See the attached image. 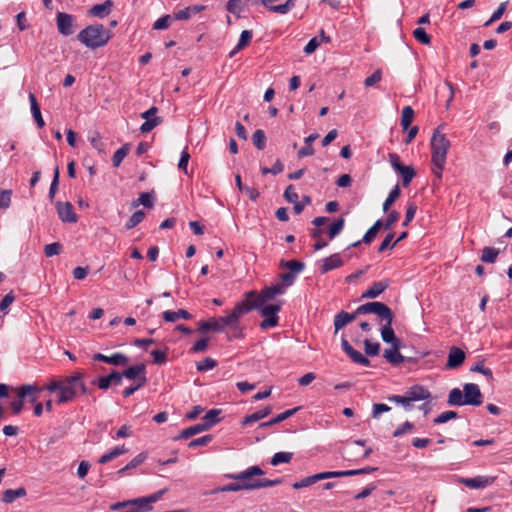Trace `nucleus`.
Wrapping results in <instances>:
<instances>
[{
    "instance_id": "052dcab7",
    "label": "nucleus",
    "mask_w": 512,
    "mask_h": 512,
    "mask_svg": "<svg viewBox=\"0 0 512 512\" xmlns=\"http://www.w3.org/2000/svg\"><path fill=\"white\" fill-rule=\"evenodd\" d=\"M377 233L378 232L375 230V228L370 227L367 230V232L364 234L362 240H359V241H356V242L352 243L351 247H357L358 245H360L361 242H363L365 244L372 243V241L375 239Z\"/></svg>"
},
{
    "instance_id": "a19ab883",
    "label": "nucleus",
    "mask_w": 512,
    "mask_h": 512,
    "mask_svg": "<svg viewBox=\"0 0 512 512\" xmlns=\"http://www.w3.org/2000/svg\"><path fill=\"white\" fill-rule=\"evenodd\" d=\"M344 225L345 220L343 217L338 218L332 224H330L327 230L329 238L334 239L343 230Z\"/></svg>"
},
{
    "instance_id": "603ef678",
    "label": "nucleus",
    "mask_w": 512,
    "mask_h": 512,
    "mask_svg": "<svg viewBox=\"0 0 512 512\" xmlns=\"http://www.w3.org/2000/svg\"><path fill=\"white\" fill-rule=\"evenodd\" d=\"M162 123V118L160 117H153L152 119L146 120L141 126L140 131L141 133H149L152 131L155 127L160 125Z\"/></svg>"
},
{
    "instance_id": "c756f323",
    "label": "nucleus",
    "mask_w": 512,
    "mask_h": 512,
    "mask_svg": "<svg viewBox=\"0 0 512 512\" xmlns=\"http://www.w3.org/2000/svg\"><path fill=\"white\" fill-rule=\"evenodd\" d=\"M318 138L317 133L310 134L305 138V145L299 149L297 155L299 158H304L307 156H311L314 154V148L312 147V143Z\"/></svg>"
},
{
    "instance_id": "c85d7f7f",
    "label": "nucleus",
    "mask_w": 512,
    "mask_h": 512,
    "mask_svg": "<svg viewBox=\"0 0 512 512\" xmlns=\"http://www.w3.org/2000/svg\"><path fill=\"white\" fill-rule=\"evenodd\" d=\"M272 412V408L270 406H267L261 410H258L250 415H247L242 420V425L247 426L251 423H254L256 421H259L266 416H268Z\"/></svg>"
},
{
    "instance_id": "4c0bfd02",
    "label": "nucleus",
    "mask_w": 512,
    "mask_h": 512,
    "mask_svg": "<svg viewBox=\"0 0 512 512\" xmlns=\"http://www.w3.org/2000/svg\"><path fill=\"white\" fill-rule=\"evenodd\" d=\"M323 230L321 228H313L310 230V236L316 240L313 245L315 251L325 248L328 243L322 238Z\"/></svg>"
},
{
    "instance_id": "1a4fd4ad",
    "label": "nucleus",
    "mask_w": 512,
    "mask_h": 512,
    "mask_svg": "<svg viewBox=\"0 0 512 512\" xmlns=\"http://www.w3.org/2000/svg\"><path fill=\"white\" fill-rule=\"evenodd\" d=\"M260 310V314L265 319L260 323V328L265 330L271 327H275L278 325L279 317L278 313L281 310V306L278 304H269L263 305L258 308Z\"/></svg>"
},
{
    "instance_id": "8fccbe9b",
    "label": "nucleus",
    "mask_w": 512,
    "mask_h": 512,
    "mask_svg": "<svg viewBox=\"0 0 512 512\" xmlns=\"http://www.w3.org/2000/svg\"><path fill=\"white\" fill-rule=\"evenodd\" d=\"M347 355L356 364H360L363 366L370 365L369 359L363 356L359 351L355 350L354 348L349 353H347Z\"/></svg>"
},
{
    "instance_id": "58836bf2",
    "label": "nucleus",
    "mask_w": 512,
    "mask_h": 512,
    "mask_svg": "<svg viewBox=\"0 0 512 512\" xmlns=\"http://www.w3.org/2000/svg\"><path fill=\"white\" fill-rule=\"evenodd\" d=\"M413 118H414V110L412 109L411 106H405L402 110V115H401V127L403 128V130H407L412 121H413Z\"/></svg>"
},
{
    "instance_id": "0eeeda50",
    "label": "nucleus",
    "mask_w": 512,
    "mask_h": 512,
    "mask_svg": "<svg viewBox=\"0 0 512 512\" xmlns=\"http://www.w3.org/2000/svg\"><path fill=\"white\" fill-rule=\"evenodd\" d=\"M373 313L378 316L380 322H393L394 315L389 306L382 302H368L360 305L356 309V314L365 315Z\"/></svg>"
},
{
    "instance_id": "473e14b6",
    "label": "nucleus",
    "mask_w": 512,
    "mask_h": 512,
    "mask_svg": "<svg viewBox=\"0 0 512 512\" xmlns=\"http://www.w3.org/2000/svg\"><path fill=\"white\" fill-rule=\"evenodd\" d=\"M204 431H206L205 427H203L201 423H198V424H195L193 426L183 429L180 432V434L174 438V440L189 439L190 437H192L198 433L204 432Z\"/></svg>"
},
{
    "instance_id": "a878e982",
    "label": "nucleus",
    "mask_w": 512,
    "mask_h": 512,
    "mask_svg": "<svg viewBox=\"0 0 512 512\" xmlns=\"http://www.w3.org/2000/svg\"><path fill=\"white\" fill-rule=\"evenodd\" d=\"M253 38L252 30L242 31L239 41L235 48L229 53V57H233L236 53L248 46Z\"/></svg>"
},
{
    "instance_id": "72a5a7b5",
    "label": "nucleus",
    "mask_w": 512,
    "mask_h": 512,
    "mask_svg": "<svg viewBox=\"0 0 512 512\" xmlns=\"http://www.w3.org/2000/svg\"><path fill=\"white\" fill-rule=\"evenodd\" d=\"M127 451H128V449L125 448V446H116L109 452L102 455L98 462L100 464H106V463L112 461L113 459H115L116 457L126 453Z\"/></svg>"
},
{
    "instance_id": "0e129e2a",
    "label": "nucleus",
    "mask_w": 512,
    "mask_h": 512,
    "mask_svg": "<svg viewBox=\"0 0 512 512\" xmlns=\"http://www.w3.org/2000/svg\"><path fill=\"white\" fill-rule=\"evenodd\" d=\"M316 482H318V480H317L316 474H314V475H311V476H307V477L303 478L302 480H300L298 482H295L292 485V487L294 489H301V488H304V487L311 486V485L315 484Z\"/></svg>"
},
{
    "instance_id": "c9c22d12",
    "label": "nucleus",
    "mask_w": 512,
    "mask_h": 512,
    "mask_svg": "<svg viewBox=\"0 0 512 512\" xmlns=\"http://www.w3.org/2000/svg\"><path fill=\"white\" fill-rule=\"evenodd\" d=\"M500 250L494 247H484L482 249L480 260L484 263H495Z\"/></svg>"
},
{
    "instance_id": "f704fd0d",
    "label": "nucleus",
    "mask_w": 512,
    "mask_h": 512,
    "mask_svg": "<svg viewBox=\"0 0 512 512\" xmlns=\"http://www.w3.org/2000/svg\"><path fill=\"white\" fill-rule=\"evenodd\" d=\"M447 403L450 406H464V395L463 390L459 388H453L448 395Z\"/></svg>"
},
{
    "instance_id": "680f3d73",
    "label": "nucleus",
    "mask_w": 512,
    "mask_h": 512,
    "mask_svg": "<svg viewBox=\"0 0 512 512\" xmlns=\"http://www.w3.org/2000/svg\"><path fill=\"white\" fill-rule=\"evenodd\" d=\"M90 143L94 149L98 152L104 151V143L102 142L101 134L98 131H94L90 137Z\"/></svg>"
},
{
    "instance_id": "4468645a",
    "label": "nucleus",
    "mask_w": 512,
    "mask_h": 512,
    "mask_svg": "<svg viewBox=\"0 0 512 512\" xmlns=\"http://www.w3.org/2000/svg\"><path fill=\"white\" fill-rule=\"evenodd\" d=\"M93 360L114 366H126L129 362V358L122 353H114L110 356H106L102 353H96L93 355Z\"/></svg>"
},
{
    "instance_id": "37998d69",
    "label": "nucleus",
    "mask_w": 512,
    "mask_h": 512,
    "mask_svg": "<svg viewBox=\"0 0 512 512\" xmlns=\"http://www.w3.org/2000/svg\"><path fill=\"white\" fill-rule=\"evenodd\" d=\"M130 505L135 506L140 512H148L152 510V506L149 504L147 497L130 499Z\"/></svg>"
},
{
    "instance_id": "6ab92c4d",
    "label": "nucleus",
    "mask_w": 512,
    "mask_h": 512,
    "mask_svg": "<svg viewBox=\"0 0 512 512\" xmlns=\"http://www.w3.org/2000/svg\"><path fill=\"white\" fill-rule=\"evenodd\" d=\"M390 285L388 279L374 282L369 289H367L361 296V298L374 299L383 293Z\"/></svg>"
},
{
    "instance_id": "b1692460",
    "label": "nucleus",
    "mask_w": 512,
    "mask_h": 512,
    "mask_svg": "<svg viewBox=\"0 0 512 512\" xmlns=\"http://www.w3.org/2000/svg\"><path fill=\"white\" fill-rule=\"evenodd\" d=\"M401 344L394 343L391 349L384 351V357L392 365H398L404 361L403 355L399 352Z\"/></svg>"
},
{
    "instance_id": "4d7b16f0",
    "label": "nucleus",
    "mask_w": 512,
    "mask_h": 512,
    "mask_svg": "<svg viewBox=\"0 0 512 512\" xmlns=\"http://www.w3.org/2000/svg\"><path fill=\"white\" fill-rule=\"evenodd\" d=\"M364 350L367 356H376L380 352V344L366 339L364 341Z\"/></svg>"
},
{
    "instance_id": "5fc2aeb1",
    "label": "nucleus",
    "mask_w": 512,
    "mask_h": 512,
    "mask_svg": "<svg viewBox=\"0 0 512 512\" xmlns=\"http://www.w3.org/2000/svg\"><path fill=\"white\" fill-rule=\"evenodd\" d=\"M414 38L424 45L431 44V37L426 33L424 28L418 27L413 31Z\"/></svg>"
},
{
    "instance_id": "bf43d9fd",
    "label": "nucleus",
    "mask_w": 512,
    "mask_h": 512,
    "mask_svg": "<svg viewBox=\"0 0 512 512\" xmlns=\"http://www.w3.org/2000/svg\"><path fill=\"white\" fill-rule=\"evenodd\" d=\"M389 401L395 402L397 404H401L405 410H411L412 406L410 400L405 393V395H392L388 398Z\"/></svg>"
},
{
    "instance_id": "338daca9",
    "label": "nucleus",
    "mask_w": 512,
    "mask_h": 512,
    "mask_svg": "<svg viewBox=\"0 0 512 512\" xmlns=\"http://www.w3.org/2000/svg\"><path fill=\"white\" fill-rule=\"evenodd\" d=\"M400 213L396 210H392L389 212L385 222H384V229L385 230H391L393 225L399 220Z\"/></svg>"
},
{
    "instance_id": "9d476101",
    "label": "nucleus",
    "mask_w": 512,
    "mask_h": 512,
    "mask_svg": "<svg viewBox=\"0 0 512 512\" xmlns=\"http://www.w3.org/2000/svg\"><path fill=\"white\" fill-rule=\"evenodd\" d=\"M465 405L480 406L483 403V395L477 384L466 383L463 386Z\"/></svg>"
},
{
    "instance_id": "3c124183",
    "label": "nucleus",
    "mask_w": 512,
    "mask_h": 512,
    "mask_svg": "<svg viewBox=\"0 0 512 512\" xmlns=\"http://www.w3.org/2000/svg\"><path fill=\"white\" fill-rule=\"evenodd\" d=\"M253 144L259 150H263L265 148L266 136L263 130L258 129L252 135Z\"/></svg>"
},
{
    "instance_id": "cd10ccee",
    "label": "nucleus",
    "mask_w": 512,
    "mask_h": 512,
    "mask_svg": "<svg viewBox=\"0 0 512 512\" xmlns=\"http://www.w3.org/2000/svg\"><path fill=\"white\" fill-rule=\"evenodd\" d=\"M162 317L167 322H175L179 318L189 320L192 318V315L185 309H179L177 311H171V310L164 311L162 313Z\"/></svg>"
},
{
    "instance_id": "4be33fe9",
    "label": "nucleus",
    "mask_w": 512,
    "mask_h": 512,
    "mask_svg": "<svg viewBox=\"0 0 512 512\" xmlns=\"http://www.w3.org/2000/svg\"><path fill=\"white\" fill-rule=\"evenodd\" d=\"M112 7L113 1L106 0L101 4H96L92 6L89 10V14L93 17L104 18L105 16L110 14Z\"/></svg>"
},
{
    "instance_id": "13d9d810",
    "label": "nucleus",
    "mask_w": 512,
    "mask_h": 512,
    "mask_svg": "<svg viewBox=\"0 0 512 512\" xmlns=\"http://www.w3.org/2000/svg\"><path fill=\"white\" fill-rule=\"evenodd\" d=\"M217 366V362L211 357H206L204 360L196 363V368L200 372L208 371Z\"/></svg>"
},
{
    "instance_id": "39448f33",
    "label": "nucleus",
    "mask_w": 512,
    "mask_h": 512,
    "mask_svg": "<svg viewBox=\"0 0 512 512\" xmlns=\"http://www.w3.org/2000/svg\"><path fill=\"white\" fill-rule=\"evenodd\" d=\"M264 474V471L259 466H250L246 470L229 475V478L234 480H239L242 482V485L249 486L244 487V490H256L266 487H272L283 483V478H277L274 480L259 478L256 479L255 476H261Z\"/></svg>"
},
{
    "instance_id": "69168bd1",
    "label": "nucleus",
    "mask_w": 512,
    "mask_h": 512,
    "mask_svg": "<svg viewBox=\"0 0 512 512\" xmlns=\"http://www.w3.org/2000/svg\"><path fill=\"white\" fill-rule=\"evenodd\" d=\"M171 24V16L170 15H164L157 19L153 24V29L155 30H165L170 27Z\"/></svg>"
},
{
    "instance_id": "2eb2a0df",
    "label": "nucleus",
    "mask_w": 512,
    "mask_h": 512,
    "mask_svg": "<svg viewBox=\"0 0 512 512\" xmlns=\"http://www.w3.org/2000/svg\"><path fill=\"white\" fill-rule=\"evenodd\" d=\"M466 358L465 352L456 346H452L448 352V359L446 363V369L459 368Z\"/></svg>"
},
{
    "instance_id": "2f4dec72",
    "label": "nucleus",
    "mask_w": 512,
    "mask_h": 512,
    "mask_svg": "<svg viewBox=\"0 0 512 512\" xmlns=\"http://www.w3.org/2000/svg\"><path fill=\"white\" fill-rule=\"evenodd\" d=\"M298 410H299V407L288 409V410L278 414L276 417L270 419L269 421L262 423L260 425V427H268V426L278 424V423L290 418L291 416H293Z\"/></svg>"
},
{
    "instance_id": "ea45409f",
    "label": "nucleus",
    "mask_w": 512,
    "mask_h": 512,
    "mask_svg": "<svg viewBox=\"0 0 512 512\" xmlns=\"http://www.w3.org/2000/svg\"><path fill=\"white\" fill-rule=\"evenodd\" d=\"M147 458V455L145 453H140L137 456H135L125 467L118 470L119 475H123L126 471L134 469L141 465Z\"/></svg>"
},
{
    "instance_id": "a211bd4d",
    "label": "nucleus",
    "mask_w": 512,
    "mask_h": 512,
    "mask_svg": "<svg viewBox=\"0 0 512 512\" xmlns=\"http://www.w3.org/2000/svg\"><path fill=\"white\" fill-rule=\"evenodd\" d=\"M410 403L422 400H431V392L422 385H413L406 391Z\"/></svg>"
},
{
    "instance_id": "49530a36",
    "label": "nucleus",
    "mask_w": 512,
    "mask_h": 512,
    "mask_svg": "<svg viewBox=\"0 0 512 512\" xmlns=\"http://www.w3.org/2000/svg\"><path fill=\"white\" fill-rule=\"evenodd\" d=\"M145 218V213L142 210H137L132 214L129 220L126 222V229L130 230L136 227L139 223H141Z\"/></svg>"
},
{
    "instance_id": "f3484780",
    "label": "nucleus",
    "mask_w": 512,
    "mask_h": 512,
    "mask_svg": "<svg viewBox=\"0 0 512 512\" xmlns=\"http://www.w3.org/2000/svg\"><path fill=\"white\" fill-rule=\"evenodd\" d=\"M146 367L144 364H137L128 367L127 369L122 371V375H124V378L134 380V384L139 383L140 379L143 378L145 381V384L147 383L146 378Z\"/></svg>"
},
{
    "instance_id": "423d86ee",
    "label": "nucleus",
    "mask_w": 512,
    "mask_h": 512,
    "mask_svg": "<svg viewBox=\"0 0 512 512\" xmlns=\"http://www.w3.org/2000/svg\"><path fill=\"white\" fill-rule=\"evenodd\" d=\"M110 38L111 32L102 24L89 25L77 35V39L90 49L103 47Z\"/></svg>"
},
{
    "instance_id": "de8ad7c7",
    "label": "nucleus",
    "mask_w": 512,
    "mask_h": 512,
    "mask_svg": "<svg viewBox=\"0 0 512 512\" xmlns=\"http://www.w3.org/2000/svg\"><path fill=\"white\" fill-rule=\"evenodd\" d=\"M281 266L288 268L293 274L303 271L305 264L297 260L281 261Z\"/></svg>"
},
{
    "instance_id": "393cba45",
    "label": "nucleus",
    "mask_w": 512,
    "mask_h": 512,
    "mask_svg": "<svg viewBox=\"0 0 512 512\" xmlns=\"http://www.w3.org/2000/svg\"><path fill=\"white\" fill-rule=\"evenodd\" d=\"M385 324L381 329V337L385 343H390L394 345V343L401 344L400 340L396 337L394 330L392 328V323L389 321H384Z\"/></svg>"
},
{
    "instance_id": "6e6d98bb",
    "label": "nucleus",
    "mask_w": 512,
    "mask_h": 512,
    "mask_svg": "<svg viewBox=\"0 0 512 512\" xmlns=\"http://www.w3.org/2000/svg\"><path fill=\"white\" fill-rule=\"evenodd\" d=\"M458 417L457 412L448 410L439 414L436 418H434V424H443L449 420L456 419Z\"/></svg>"
},
{
    "instance_id": "f257e3e1",
    "label": "nucleus",
    "mask_w": 512,
    "mask_h": 512,
    "mask_svg": "<svg viewBox=\"0 0 512 512\" xmlns=\"http://www.w3.org/2000/svg\"><path fill=\"white\" fill-rule=\"evenodd\" d=\"M441 126H438L431 137V164L432 173L438 178H442V173L446 164L447 153L450 148L449 139L441 132Z\"/></svg>"
},
{
    "instance_id": "a18cd8bd",
    "label": "nucleus",
    "mask_w": 512,
    "mask_h": 512,
    "mask_svg": "<svg viewBox=\"0 0 512 512\" xmlns=\"http://www.w3.org/2000/svg\"><path fill=\"white\" fill-rule=\"evenodd\" d=\"M129 153V144H124L121 148H119L112 157V164L114 167H119L122 163L123 159Z\"/></svg>"
},
{
    "instance_id": "e2e57ef3",
    "label": "nucleus",
    "mask_w": 512,
    "mask_h": 512,
    "mask_svg": "<svg viewBox=\"0 0 512 512\" xmlns=\"http://www.w3.org/2000/svg\"><path fill=\"white\" fill-rule=\"evenodd\" d=\"M62 251V245L58 242L47 244L44 247V254L46 257H52L60 254Z\"/></svg>"
},
{
    "instance_id": "79ce46f5",
    "label": "nucleus",
    "mask_w": 512,
    "mask_h": 512,
    "mask_svg": "<svg viewBox=\"0 0 512 512\" xmlns=\"http://www.w3.org/2000/svg\"><path fill=\"white\" fill-rule=\"evenodd\" d=\"M401 194V190L399 185H395L392 190L390 191L388 197L383 203V211L387 212L390 208V206L399 198Z\"/></svg>"
},
{
    "instance_id": "bb28decb",
    "label": "nucleus",
    "mask_w": 512,
    "mask_h": 512,
    "mask_svg": "<svg viewBox=\"0 0 512 512\" xmlns=\"http://www.w3.org/2000/svg\"><path fill=\"white\" fill-rule=\"evenodd\" d=\"M221 413L220 409H211L202 417V426L205 427V430H209L212 426L217 424L220 419L219 415Z\"/></svg>"
},
{
    "instance_id": "ddd939ff",
    "label": "nucleus",
    "mask_w": 512,
    "mask_h": 512,
    "mask_svg": "<svg viewBox=\"0 0 512 512\" xmlns=\"http://www.w3.org/2000/svg\"><path fill=\"white\" fill-rule=\"evenodd\" d=\"M57 213L59 218L63 222L67 223H75L77 222V215L74 212V208L70 202H60L56 203Z\"/></svg>"
},
{
    "instance_id": "09e8293b",
    "label": "nucleus",
    "mask_w": 512,
    "mask_h": 512,
    "mask_svg": "<svg viewBox=\"0 0 512 512\" xmlns=\"http://www.w3.org/2000/svg\"><path fill=\"white\" fill-rule=\"evenodd\" d=\"M507 4H508L507 1L506 2H502L498 6V8L493 12V14L490 17V19L484 23V26L485 27L490 26L492 23L498 21L503 16V14L505 13L506 8H507Z\"/></svg>"
},
{
    "instance_id": "c03bdc74",
    "label": "nucleus",
    "mask_w": 512,
    "mask_h": 512,
    "mask_svg": "<svg viewBox=\"0 0 512 512\" xmlns=\"http://www.w3.org/2000/svg\"><path fill=\"white\" fill-rule=\"evenodd\" d=\"M293 458V453L291 452H277L271 458V465L277 466L282 463H289Z\"/></svg>"
},
{
    "instance_id": "aec40b11",
    "label": "nucleus",
    "mask_w": 512,
    "mask_h": 512,
    "mask_svg": "<svg viewBox=\"0 0 512 512\" xmlns=\"http://www.w3.org/2000/svg\"><path fill=\"white\" fill-rule=\"evenodd\" d=\"M343 260L341 259V256L339 253H335L330 255L329 257H326L322 260V265L320 266V272L321 274H326L327 272L342 267L343 266Z\"/></svg>"
},
{
    "instance_id": "864d4df0",
    "label": "nucleus",
    "mask_w": 512,
    "mask_h": 512,
    "mask_svg": "<svg viewBox=\"0 0 512 512\" xmlns=\"http://www.w3.org/2000/svg\"><path fill=\"white\" fill-rule=\"evenodd\" d=\"M245 485H242V482L239 480H236V482L229 483L223 487H219L213 491V493L216 492H237L244 490Z\"/></svg>"
},
{
    "instance_id": "5701e85b",
    "label": "nucleus",
    "mask_w": 512,
    "mask_h": 512,
    "mask_svg": "<svg viewBox=\"0 0 512 512\" xmlns=\"http://www.w3.org/2000/svg\"><path fill=\"white\" fill-rule=\"evenodd\" d=\"M356 310L353 313H348L345 311L339 312L334 317V327H335V333H337L340 329H342L345 325L352 322L356 316Z\"/></svg>"
},
{
    "instance_id": "dca6fc26",
    "label": "nucleus",
    "mask_w": 512,
    "mask_h": 512,
    "mask_svg": "<svg viewBox=\"0 0 512 512\" xmlns=\"http://www.w3.org/2000/svg\"><path fill=\"white\" fill-rule=\"evenodd\" d=\"M34 387L32 385H22L17 388L18 399L10 403V408L13 414L18 415L21 413L24 405V398L33 392Z\"/></svg>"
},
{
    "instance_id": "9b49d317",
    "label": "nucleus",
    "mask_w": 512,
    "mask_h": 512,
    "mask_svg": "<svg viewBox=\"0 0 512 512\" xmlns=\"http://www.w3.org/2000/svg\"><path fill=\"white\" fill-rule=\"evenodd\" d=\"M56 24L59 33L63 36H70L74 33V17L65 12H58Z\"/></svg>"
},
{
    "instance_id": "6e6552de",
    "label": "nucleus",
    "mask_w": 512,
    "mask_h": 512,
    "mask_svg": "<svg viewBox=\"0 0 512 512\" xmlns=\"http://www.w3.org/2000/svg\"><path fill=\"white\" fill-rule=\"evenodd\" d=\"M388 156L392 168L402 176L403 186H409L412 179L416 176L415 168L413 166L403 165L400 161V157L396 153H389Z\"/></svg>"
},
{
    "instance_id": "7c9ffc66",
    "label": "nucleus",
    "mask_w": 512,
    "mask_h": 512,
    "mask_svg": "<svg viewBox=\"0 0 512 512\" xmlns=\"http://www.w3.org/2000/svg\"><path fill=\"white\" fill-rule=\"evenodd\" d=\"M29 101L31 104L32 115H33L38 127L42 128L45 125V123H44V120L41 115L40 106H39L34 94H32V93L29 94Z\"/></svg>"
},
{
    "instance_id": "f8f14e48",
    "label": "nucleus",
    "mask_w": 512,
    "mask_h": 512,
    "mask_svg": "<svg viewBox=\"0 0 512 512\" xmlns=\"http://www.w3.org/2000/svg\"><path fill=\"white\" fill-rule=\"evenodd\" d=\"M496 477L493 476H476L474 478H460L459 482L470 489H482L491 485Z\"/></svg>"
},
{
    "instance_id": "f03ea898",
    "label": "nucleus",
    "mask_w": 512,
    "mask_h": 512,
    "mask_svg": "<svg viewBox=\"0 0 512 512\" xmlns=\"http://www.w3.org/2000/svg\"><path fill=\"white\" fill-rule=\"evenodd\" d=\"M247 314L241 302H238L233 310L226 316L211 317L208 320L198 323L197 331L204 333L207 331L221 332L225 328L237 329L240 318Z\"/></svg>"
},
{
    "instance_id": "7ed1b4c3",
    "label": "nucleus",
    "mask_w": 512,
    "mask_h": 512,
    "mask_svg": "<svg viewBox=\"0 0 512 512\" xmlns=\"http://www.w3.org/2000/svg\"><path fill=\"white\" fill-rule=\"evenodd\" d=\"M84 372L77 370L71 375L62 378V393H60L57 403L66 404L74 401L81 395L88 393V388L83 381Z\"/></svg>"
},
{
    "instance_id": "20e7f679",
    "label": "nucleus",
    "mask_w": 512,
    "mask_h": 512,
    "mask_svg": "<svg viewBox=\"0 0 512 512\" xmlns=\"http://www.w3.org/2000/svg\"><path fill=\"white\" fill-rule=\"evenodd\" d=\"M285 292V287L281 283L265 287L259 293L256 290L245 292L243 299L240 301L246 313L262 307L267 301L272 300L276 295H281Z\"/></svg>"
},
{
    "instance_id": "e433bc0d",
    "label": "nucleus",
    "mask_w": 512,
    "mask_h": 512,
    "mask_svg": "<svg viewBox=\"0 0 512 512\" xmlns=\"http://www.w3.org/2000/svg\"><path fill=\"white\" fill-rule=\"evenodd\" d=\"M26 495V490L23 487L18 489H8L2 495V501L4 503H12L19 497H24Z\"/></svg>"
},
{
    "instance_id": "774afa93",
    "label": "nucleus",
    "mask_w": 512,
    "mask_h": 512,
    "mask_svg": "<svg viewBox=\"0 0 512 512\" xmlns=\"http://www.w3.org/2000/svg\"><path fill=\"white\" fill-rule=\"evenodd\" d=\"M91 384L97 386L101 390H107L111 386V382L108 375L99 376L93 379Z\"/></svg>"
},
{
    "instance_id": "412c9836",
    "label": "nucleus",
    "mask_w": 512,
    "mask_h": 512,
    "mask_svg": "<svg viewBox=\"0 0 512 512\" xmlns=\"http://www.w3.org/2000/svg\"><path fill=\"white\" fill-rule=\"evenodd\" d=\"M206 9V6L205 5H193V6H188L182 10H179L177 11L176 13H174L173 15V19L174 20H188L191 18V16L193 14H197V13H200L202 11H204Z\"/></svg>"
}]
</instances>
